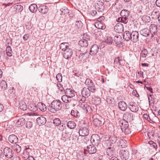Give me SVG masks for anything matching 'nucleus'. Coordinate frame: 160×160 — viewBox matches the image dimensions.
I'll return each mask as SVG.
<instances>
[{"label": "nucleus", "instance_id": "1", "mask_svg": "<svg viewBox=\"0 0 160 160\" xmlns=\"http://www.w3.org/2000/svg\"><path fill=\"white\" fill-rule=\"evenodd\" d=\"M120 15L121 17L117 19V21L124 24L127 23L130 17L129 12L128 10L123 9L121 11Z\"/></svg>", "mask_w": 160, "mask_h": 160}, {"label": "nucleus", "instance_id": "2", "mask_svg": "<svg viewBox=\"0 0 160 160\" xmlns=\"http://www.w3.org/2000/svg\"><path fill=\"white\" fill-rule=\"evenodd\" d=\"M62 108L61 102L57 100L53 101L49 105L48 110L51 112L55 113Z\"/></svg>", "mask_w": 160, "mask_h": 160}, {"label": "nucleus", "instance_id": "3", "mask_svg": "<svg viewBox=\"0 0 160 160\" xmlns=\"http://www.w3.org/2000/svg\"><path fill=\"white\" fill-rule=\"evenodd\" d=\"M119 123L121 130L125 134H128L131 132L128 128V122L124 120H120L119 121Z\"/></svg>", "mask_w": 160, "mask_h": 160}, {"label": "nucleus", "instance_id": "4", "mask_svg": "<svg viewBox=\"0 0 160 160\" xmlns=\"http://www.w3.org/2000/svg\"><path fill=\"white\" fill-rule=\"evenodd\" d=\"M91 89L88 88H84L82 91V97L80 100V103L83 102L85 101L86 98L88 97L91 94Z\"/></svg>", "mask_w": 160, "mask_h": 160}, {"label": "nucleus", "instance_id": "5", "mask_svg": "<svg viewBox=\"0 0 160 160\" xmlns=\"http://www.w3.org/2000/svg\"><path fill=\"white\" fill-rule=\"evenodd\" d=\"M3 154L7 158H10L13 156V152L12 149L8 147H5L3 149Z\"/></svg>", "mask_w": 160, "mask_h": 160}, {"label": "nucleus", "instance_id": "6", "mask_svg": "<svg viewBox=\"0 0 160 160\" xmlns=\"http://www.w3.org/2000/svg\"><path fill=\"white\" fill-rule=\"evenodd\" d=\"M90 141L92 143L96 146H98L100 142V139L98 134H94L91 136Z\"/></svg>", "mask_w": 160, "mask_h": 160}, {"label": "nucleus", "instance_id": "7", "mask_svg": "<svg viewBox=\"0 0 160 160\" xmlns=\"http://www.w3.org/2000/svg\"><path fill=\"white\" fill-rule=\"evenodd\" d=\"M88 88L91 89V92H94L96 91L95 85L92 80L89 78H87L85 82Z\"/></svg>", "mask_w": 160, "mask_h": 160}, {"label": "nucleus", "instance_id": "8", "mask_svg": "<svg viewBox=\"0 0 160 160\" xmlns=\"http://www.w3.org/2000/svg\"><path fill=\"white\" fill-rule=\"evenodd\" d=\"M122 118L123 120L130 122L133 120V115L130 112H126L124 113Z\"/></svg>", "mask_w": 160, "mask_h": 160}, {"label": "nucleus", "instance_id": "9", "mask_svg": "<svg viewBox=\"0 0 160 160\" xmlns=\"http://www.w3.org/2000/svg\"><path fill=\"white\" fill-rule=\"evenodd\" d=\"M119 155L122 160H127L129 158L130 156L129 153L127 150L122 149L120 150Z\"/></svg>", "mask_w": 160, "mask_h": 160}, {"label": "nucleus", "instance_id": "10", "mask_svg": "<svg viewBox=\"0 0 160 160\" xmlns=\"http://www.w3.org/2000/svg\"><path fill=\"white\" fill-rule=\"evenodd\" d=\"M78 132L80 136H86L89 134V130L88 128L85 127H80Z\"/></svg>", "mask_w": 160, "mask_h": 160}, {"label": "nucleus", "instance_id": "11", "mask_svg": "<svg viewBox=\"0 0 160 160\" xmlns=\"http://www.w3.org/2000/svg\"><path fill=\"white\" fill-rule=\"evenodd\" d=\"M96 151V148L95 146H93L92 145H90L87 146L86 148L84 149V152L85 154L88 153L92 154L95 153Z\"/></svg>", "mask_w": 160, "mask_h": 160}, {"label": "nucleus", "instance_id": "12", "mask_svg": "<svg viewBox=\"0 0 160 160\" xmlns=\"http://www.w3.org/2000/svg\"><path fill=\"white\" fill-rule=\"evenodd\" d=\"M128 107L130 111L132 112H136L139 109L138 106L134 102H130L128 104Z\"/></svg>", "mask_w": 160, "mask_h": 160}, {"label": "nucleus", "instance_id": "13", "mask_svg": "<svg viewBox=\"0 0 160 160\" xmlns=\"http://www.w3.org/2000/svg\"><path fill=\"white\" fill-rule=\"evenodd\" d=\"M27 116V115H23L21 116L17 121L16 125L19 127L23 125L26 122L25 118Z\"/></svg>", "mask_w": 160, "mask_h": 160}, {"label": "nucleus", "instance_id": "14", "mask_svg": "<svg viewBox=\"0 0 160 160\" xmlns=\"http://www.w3.org/2000/svg\"><path fill=\"white\" fill-rule=\"evenodd\" d=\"M72 50L71 48L65 49L63 53V57L66 59L70 58L72 54Z\"/></svg>", "mask_w": 160, "mask_h": 160}, {"label": "nucleus", "instance_id": "15", "mask_svg": "<svg viewBox=\"0 0 160 160\" xmlns=\"http://www.w3.org/2000/svg\"><path fill=\"white\" fill-rule=\"evenodd\" d=\"M149 31L150 33L152 35H156L157 33V26L154 24H152L150 25L149 27Z\"/></svg>", "mask_w": 160, "mask_h": 160}, {"label": "nucleus", "instance_id": "16", "mask_svg": "<svg viewBox=\"0 0 160 160\" xmlns=\"http://www.w3.org/2000/svg\"><path fill=\"white\" fill-rule=\"evenodd\" d=\"M131 40L133 42H136L139 40V34L136 31H133L131 32Z\"/></svg>", "mask_w": 160, "mask_h": 160}, {"label": "nucleus", "instance_id": "17", "mask_svg": "<svg viewBox=\"0 0 160 160\" xmlns=\"http://www.w3.org/2000/svg\"><path fill=\"white\" fill-rule=\"evenodd\" d=\"M64 91L66 95L68 96L71 98L75 96V92L73 90H72L71 88H67L64 90Z\"/></svg>", "mask_w": 160, "mask_h": 160}, {"label": "nucleus", "instance_id": "18", "mask_svg": "<svg viewBox=\"0 0 160 160\" xmlns=\"http://www.w3.org/2000/svg\"><path fill=\"white\" fill-rule=\"evenodd\" d=\"M118 107L122 111H125L128 107L127 104L123 101H121L118 102Z\"/></svg>", "mask_w": 160, "mask_h": 160}, {"label": "nucleus", "instance_id": "19", "mask_svg": "<svg viewBox=\"0 0 160 160\" xmlns=\"http://www.w3.org/2000/svg\"><path fill=\"white\" fill-rule=\"evenodd\" d=\"M114 29L116 32L119 33H121L123 30V25L121 23H118L114 26Z\"/></svg>", "mask_w": 160, "mask_h": 160}, {"label": "nucleus", "instance_id": "20", "mask_svg": "<svg viewBox=\"0 0 160 160\" xmlns=\"http://www.w3.org/2000/svg\"><path fill=\"white\" fill-rule=\"evenodd\" d=\"M98 46L97 45L94 44L92 46L91 48L90 54L91 55L96 54L98 52Z\"/></svg>", "mask_w": 160, "mask_h": 160}, {"label": "nucleus", "instance_id": "21", "mask_svg": "<svg viewBox=\"0 0 160 160\" xmlns=\"http://www.w3.org/2000/svg\"><path fill=\"white\" fill-rule=\"evenodd\" d=\"M140 33L141 35L146 37L148 36L150 33V31L147 28L142 29L140 31Z\"/></svg>", "mask_w": 160, "mask_h": 160}, {"label": "nucleus", "instance_id": "22", "mask_svg": "<svg viewBox=\"0 0 160 160\" xmlns=\"http://www.w3.org/2000/svg\"><path fill=\"white\" fill-rule=\"evenodd\" d=\"M9 141L11 143L16 144L18 142V138L17 136L14 135L12 134L10 135L8 137Z\"/></svg>", "mask_w": 160, "mask_h": 160}, {"label": "nucleus", "instance_id": "23", "mask_svg": "<svg viewBox=\"0 0 160 160\" xmlns=\"http://www.w3.org/2000/svg\"><path fill=\"white\" fill-rule=\"evenodd\" d=\"M115 152V149L113 147H109L106 150V153L107 155L109 157L112 156Z\"/></svg>", "mask_w": 160, "mask_h": 160}, {"label": "nucleus", "instance_id": "24", "mask_svg": "<svg viewBox=\"0 0 160 160\" xmlns=\"http://www.w3.org/2000/svg\"><path fill=\"white\" fill-rule=\"evenodd\" d=\"M131 33L128 31H125L123 33V38L127 41L131 40Z\"/></svg>", "mask_w": 160, "mask_h": 160}, {"label": "nucleus", "instance_id": "25", "mask_svg": "<svg viewBox=\"0 0 160 160\" xmlns=\"http://www.w3.org/2000/svg\"><path fill=\"white\" fill-rule=\"evenodd\" d=\"M48 9L46 6H41L38 8V10L39 12L45 14L48 11Z\"/></svg>", "mask_w": 160, "mask_h": 160}, {"label": "nucleus", "instance_id": "26", "mask_svg": "<svg viewBox=\"0 0 160 160\" xmlns=\"http://www.w3.org/2000/svg\"><path fill=\"white\" fill-rule=\"evenodd\" d=\"M108 103L111 107H113L115 105V101L113 98L111 97H108L106 100Z\"/></svg>", "mask_w": 160, "mask_h": 160}, {"label": "nucleus", "instance_id": "27", "mask_svg": "<svg viewBox=\"0 0 160 160\" xmlns=\"http://www.w3.org/2000/svg\"><path fill=\"white\" fill-rule=\"evenodd\" d=\"M36 120L38 124H44L46 122V119L42 116L38 117L37 119Z\"/></svg>", "mask_w": 160, "mask_h": 160}, {"label": "nucleus", "instance_id": "28", "mask_svg": "<svg viewBox=\"0 0 160 160\" xmlns=\"http://www.w3.org/2000/svg\"><path fill=\"white\" fill-rule=\"evenodd\" d=\"M159 14V11L157 9H154L152 12L151 16L152 19H156L158 18Z\"/></svg>", "mask_w": 160, "mask_h": 160}, {"label": "nucleus", "instance_id": "29", "mask_svg": "<svg viewBox=\"0 0 160 160\" xmlns=\"http://www.w3.org/2000/svg\"><path fill=\"white\" fill-rule=\"evenodd\" d=\"M76 126L75 122L73 121H70L67 122V126L70 129H74Z\"/></svg>", "mask_w": 160, "mask_h": 160}, {"label": "nucleus", "instance_id": "30", "mask_svg": "<svg viewBox=\"0 0 160 160\" xmlns=\"http://www.w3.org/2000/svg\"><path fill=\"white\" fill-rule=\"evenodd\" d=\"M38 108L42 111H45L47 110V107L46 105L41 102H39L37 104Z\"/></svg>", "mask_w": 160, "mask_h": 160}, {"label": "nucleus", "instance_id": "31", "mask_svg": "<svg viewBox=\"0 0 160 160\" xmlns=\"http://www.w3.org/2000/svg\"><path fill=\"white\" fill-rule=\"evenodd\" d=\"M78 44L82 47H86L88 45V41L86 39H82L79 41Z\"/></svg>", "mask_w": 160, "mask_h": 160}, {"label": "nucleus", "instance_id": "32", "mask_svg": "<svg viewBox=\"0 0 160 160\" xmlns=\"http://www.w3.org/2000/svg\"><path fill=\"white\" fill-rule=\"evenodd\" d=\"M69 44L68 42H63L61 43L60 45V48L63 51L65 49L70 48Z\"/></svg>", "mask_w": 160, "mask_h": 160}, {"label": "nucleus", "instance_id": "33", "mask_svg": "<svg viewBox=\"0 0 160 160\" xmlns=\"http://www.w3.org/2000/svg\"><path fill=\"white\" fill-rule=\"evenodd\" d=\"M29 148H26L23 151L22 154V157L24 160H27L30 156L29 155V152L27 151Z\"/></svg>", "mask_w": 160, "mask_h": 160}, {"label": "nucleus", "instance_id": "34", "mask_svg": "<svg viewBox=\"0 0 160 160\" xmlns=\"http://www.w3.org/2000/svg\"><path fill=\"white\" fill-rule=\"evenodd\" d=\"M19 104V108L20 109L23 111L26 110L27 107L26 103L24 101H21Z\"/></svg>", "mask_w": 160, "mask_h": 160}, {"label": "nucleus", "instance_id": "35", "mask_svg": "<svg viewBox=\"0 0 160 160\" xmlns=\"http://www.w3.org/2000/svg\"><path fill=\"white\" fill-rule=\"evenodd\" d=\"M92 102L94 104L98 105L101 104V98H100L96 97L94 98H92Z\"/></svg>", "mask_w": 160, "mask_h": 160}, {"label": "nucleus", "instance_id": "36", "mask_svg": "<svg viewBox=\"0 0 160 160\" xmlns=\"http://www.w3.org/2000/svg\"><path fill=\"white\" fill-rule=\"evenodd\" d=\"M72 98L65 94L62 97V99L65 103L70 102L72 101Z\"/></svg>", "mask_w": 160, "mask_h": 160}, {"label": "nucleus", "instance_id": "37", "mask_svg": "<svg viewBox=\"0 0 160 160\" xmlns=\"http://www.w3.org/2000/svg\"><path fill=\"white\" fill-rule=\"evenodd\" d=\"M29 8L31 12H36L38 8L36 4H32L29 6Z\"/></svg>", "mask_w": 160, "mask_h": 160}, {"label": "nucleus", "instance_id": "38", "mask_svg": "<svg viewBox=\"0 0 160 160\" xmlns=\"http://www.w3.org/2000/svg\"><path fill=\"white\" fill-rule=\"evenodd\" d=\"M122 37L120 36H115L114 38V42L117 45L120 44L122 42Z\"/></svg>", "mask_w": 160, "mask_h": 160}, {"label": "nucleus", "instance_id": "39", "mask_svg": "<svg viewBox=\"0 0 160 160\" xmlns=\"http://www.w3.org/2000/svg\"><path fill=\"white\" fill-rule=\"evenodd\" d=\"M118 146L121 148H124L127 146V141L125 140H121L118 144Z\"/></svg>", "mask_w": 160, "mask_h": 160}, {"label": "nucleus", "instance_id": "40", "mask_svg": "<svg viewBox=\"0 0 160 160\" xmlns=\"http://www.w3.org/2000/svg\"><path fill=\"white\" fill-rule=\"evenodd\" d=\"M93 123L96 126H101L103 124L102 121L98 118H95L93 120Z\"/></svg>", "mask_w": 160, "mask_h": 160}, {"label": "nucleus", "instance_id": "41", "mask_svg": "<svg viewBox=\"0 0 160 160\" xmlns=\"http://www.w3.org/2000/svg\"><path fill=\"white\" fill-rule=\"evenodd\" d=\"M28 108L30 111L35 112L38 109V107L34 104H30L28 106Z\"/></svg>", "mask_w": 160, "mask_h": 160}, {"label": "nucleus", "instance_id": "42", "mask_svg": "<svg viewBox=\"0 0 160 160\" xmlns=\"http://www.w3.org/2000/svg\"><path fill=\"white\" fill-rule=\"evenodd\" d=\"M95 26L96 28L99 29H104L105 28V25L103 24L101 22H99L98 23H96Z\"/></svg>", "mask_w": 160, "mask_h": 160}, {"label": "nucleus", "instance_id": "43", "mask_svg": "<svg viewBox=\"0 0 160 160\" xmlns=\"http://www.w3.org/2000/svg\"><path fill=\"white\" fill-rule=\"evenodd\" d=\"M148 143L150 145L152 148H153L156 151H157L158 146L156 143L152 141H149Z\"/></svg>", "mask_w": 160, "mask_h": 160}, {"label": "nucleus", "instance_id": "44", "mask_svg": "<svg viewBox=\"0 0 160 160\" xmlns=\"http://www.w3.org/2000/svg\"><path fill=\"white\" fill-rule=\"evenodd\" d=\"M1 89L4 91L7 88V84L6 82L4 80H2L1 81L0 83Z\"/></svg>", "mask_w": 160, "mask_h": 160}, {"label": "nucleus", "instance_id": "45", "mask_svg": "<svg viewBox=\"0 0 160 160\" xmlns=\"http://www.w3.org/2000/svg\"><path fill=\"white\" fill-rule=\"evenodd\" d=\"M12 147L14 150L17 153L20 152L21 150V147L16 143L14 144Z\"/></svg>", "mask_w": 160, "mask_h": 160}, {"label": "nucleus", "instance_id": "46", "mask_svg": "<svg viewBox=\"0 0 160 160\" xmlns=\"http://www.w3.org/2000/svg\"><path fill=\"white\" fill-rule=\"evenodd\" d=\"M142 21L144 22L148 23L150 21V18L149 16L147 15L143 16L141 18Z\"/></svg>", "mask_w": 160, "mask_h": 160}, {"label": "nucleus", "instance_id": "47", "mask_svg": "<svg viewBox=\"0 0 160 160\" xmlns=\"http://www.w3.org/2000/svg\"><path fill=\"white\" fill-rule=\"evenodd\" d=\"M117 140V137L114 135H111L109 138V141L112 144L115 143Z\"/></svg>", "mask_w": 160, "mask_h": 160}, {"label": "nucleus", "instance_id": "48", "mask_svg": "<svg viewBox=\"0 0 160 160\" xmlns=\"http://www.w3.org/2000/svg\"><path fill=\"white\" fill-rule=\"evenodd\" d=\"M6 52L7 55L9 57H11L12 56V50L10 46H8L7 47L6 49Z\"/></svg>", "mask_w": 160, "mask_h": 160}, {"label": "nucleus", "instance_id": "49", "mask_svg": "<svg viewBox=\"0 0 160 160\" xmlns=\"http://www.w3.org/2000/svg\"><path fill=\"white\" fill-rule=\"evenodd\" d=\"M112 38L110 36H107L105 39L104 42L109 44H111L112 43Z\"/></svg>", "mask_w": 160, "mask_h": 160}, {"label": "nucleus", "instance_id": "50", "mask_svg": "<svg viewBox=\"0 0 160 160\" xmlns=\"http://www.w3.org/2000/svg\"><path fill=\"white\" fill-rule=\"evenodd\" d=\"M71 115L74 117L78 118L80 116L79 112L77 111H75L74 110H72L71 112Z\"/></svg>", "mask_w": 160, "mask_h": 160}, {"label": "nucleus", "instance_id": "51", "mask_svg": "<svg viewBox=\"0 0 160 160\" xmlns=\"http://www.w3.org/2000/svg\"><path fill=\"white\" fill-rule=\"evenodd\" d=\"M53 123L56 126H58L61 124V121L58 118H56L54 119Z\"/></svg>", "mask_w": 160, "mask_h": 160}, {"label": "nucleus", "instance_id": "52", "mask_svg": "<svg viewBox=\"0 0 160 160\" xmlns=\"http://www.w3.org/2000/svg\"><path fill=\"white\" fill-rule=\"evenodd\" d=\"M86 53V52L83 53H80L78 56L77 54L76 55L77 56H78L79 61H84L85 57V54Z\"/></svg>", "mask_w": 160, "mask_h": 160}, {"label": "nucleus", "instance_id": "53", "mask_svg": "<svg viewBox=\"0 0 160 160\" xmlns=\"http://www.w3.org/2000/svg\"><path fill=\"white\" fill-rule=\"evenodd\" d=\"M71 134L69 132H66L65 133L62 134L63 138H64L65 140H67L69 139L70 137Z\"/></svg>", "mask_w": 160, "mask_h": 160}, {"label": "nucleus", "instance_id": "54", "mask_svg": "<svg viewBox=\"0 0 160 160\" xmlns=\"http://www.w3.org/2000/svg\"><path fill=\"white\" fill-rule=\"evenodd\" d=\"M83 109L84 111V112L86 113H87L90 111L91 109V108L89 105L87 104L84 105L83 107Z\"/></svg>", "mask_w": 160, "mask_h": 160}, {"label": "nucleus", "instance_id": "55", "mask_svg": "<svg viewBox=\"0 0 160 160\" xmlns=\"http://www.w3.org/2000/svg\"><path fill=\"white\" fill-rule=\"evenodd\" d=\"M61 11L62 12V14L65 15L69 13V10L66 7H64L60 9Z\"/></svg>", "mask_w": 160, "mask_h": 160}, {"label": "nucleus", "instance_id": "56", "mask_svg": "<svg viewBox=\"0 0 160 160\" xmlns=\"http://www.w3.org/2000/svg\"><path fill=\"white\" fill-rule=\"evenodd\" d=\"M14 9L17 10L18 12H21L23 10V7L22 5H18L15 6Z\"/></svg>", "mask_w": 160, "mask_h": 160}, {"label": "nucleus", "instance_id": "57", "mask_svg": "<svg viewBox=\"0 0 160 160\" xmlns=\"http://www.w3.org/2000/svg\"><path fill=\"white\" fill-rule=\"evenodd\" d=\"M98 7L101 10H103L104 8V3L102 2L98 1L97 3Z\"/></svg>", "mask_w": 160, "mask_h": 160}, {"label": "nucleus", "instance_id": "58", "mask_svg": "<svg viewBox=\"0 0 160 160\" xmlns=\"http://www.w3.org/2000/svg\"><path fill=\"white\" fill-rule=\"evenodd\" d=\"M148 51L146 49H143L141 53V57L142 58H146L148 54Z\"/></svg>", "mask_w": 160, "mask_h": 160}, {"label": "nucleus", "instance_id": "59", "mask_svg": "<svg viewBox=\"0 0 160 160\" xmlns=\"http://www.w3.org/2000/svg\"><path fill=\"white\" fill-rule=\"evenodd\" d=\"M82 23L81 21H76L75 25L76 29L80 28L82 26Z\"/></svg>", "mask_w": 160, "mask_h": 160}, {"label": "nucleus", "instance_id": "60", "mask_svg": "<svg viewBox=\"0 0 160 160\" xmlns=\"http://www.w3.org/2000/svg\"><path fill=\"white\" fill-rule=\"evenodd\" d=\"M57 80L59 82H61L62 81V76L61 73H58L56 76Z\"/></svg>", "mask_w": 160, "mask_h": 160}, {"label": "nucleus", "instance_id": "61", "mask_svg": "<svg viewBox=\"0 0 160 160\" xmlns=\"http://www.w3.org/2000/svg\"><path fill=\"white\" fill-rule=\"evenodd\" d=\"M143 117L146 120H148L150 122H152V121L150 118L149 116L147 114H144L143 115Z\"/></svg>", "mask_w": 160, "mask_h": 160}, {"label": "nucleus", "instance_id": "62", "mask_svg": "<svg viewBox=\"0 0 160 160\" xmlns=\"http://www.w3.org/2000/svg\"><path fill=\"white\" fill-rule=\"evenodd\" d=\"M148 100L149 104L153 103L154 102V98L151 95H150L148 97Z\"/></svg>", "mask_w": 160, "mask_h": 160}, {"label": "nucleus", "instance_id": "63", "mask_svg": "<svg viewBox=\"0 0 160 160\" xmlns=\"http://www.w3.org/2000/svg\"><path fill=\"white\" fill-rule=\"evenodd\" d=\"M26 125L27 128H30L32 127V122L30 121H27L26 122Z\"/></svg>", "mask_w": 160, "mask_h": 160}, {"label": "nucleus", "instance_id": "64", "mask_svg": "<svg viewBox=\"0 0 160 160\" xmlns=\"http://www.w3.org/2000/svg\"><path fill=\"white\" fill-rule=\"evenodd\" d=\"M120 61V57H118L115 58L114 60V62L120 65V62L119 61Z\"/></svg>", "mask_w": 160, "mask_h": 160}]
</instances>
